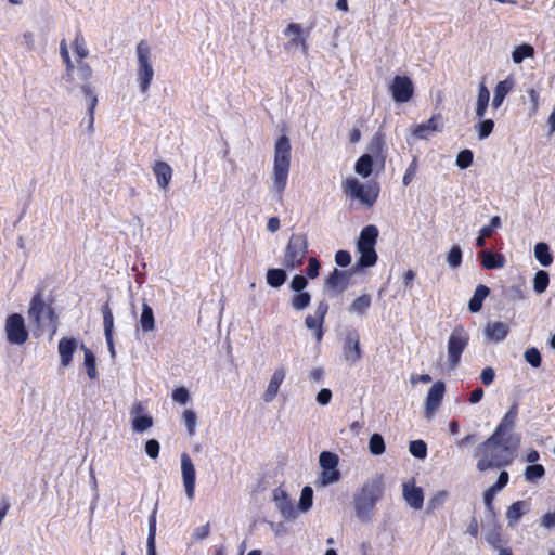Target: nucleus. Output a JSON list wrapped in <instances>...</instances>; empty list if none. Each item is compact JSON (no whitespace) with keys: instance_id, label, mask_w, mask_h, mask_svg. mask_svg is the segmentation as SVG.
<instances>
[{"instance_id":"f257e3e1","label":"nucleus","mask_w":555,"mask_h":555,"mask_svg":"<svg viewBox=\"0 0 555 555\" xmlns=\"http://www.w3.org/2000/svg\"><path fill=\"white\" fill-rule=\"evenodd\" d=\"M479 457L477 469L500 468L509 465L515 456V447L509 446V438L492 434L476 450Z\"/></svg>"},{"instance_id":"f03ea898","label":"nucleus","mask_w":555,"mask_h":555,"mask_svg":"<svg viewBox=\"0 0 555 555\" xmlns=\"http://www.w3.org/2000/svg\"><path fill=\"white\" fill-rule=\"evenodd\" d=\"M384 493V486L380 476L369 479L361 489L353 495V507L356 517L362 522H369L374 514L376 503Z\"/></svg>"},{"instance_id":"7ed1b4c3","label":"nucleus","mask_w":555,"mask_h":555,"mask_svg":"<svg viewBox=\"0 0 555 555\" xmlns=\"http://www.w3.org/2000/svg\"><path fill=\"white\" fill-rule=\"evenodd\" d=\"M291 143L286 135H281L274 146L273 184L271 191L275 193L278 201H282V194L287 184L291 168Z\"/></svg>"},{"instance_id":"20e7f679","label":"nucleus","mask_w":555,"mask_h":555,"mask_svg":"<svg viewBox=\"0 0 555 555\" xmlns=\"http://www.w3.org/2000/svg\"><path fill=\"white\" fill-rule=\"evenodd\" d=\"M28 318L38 330H50L51 334L56 331V314L50 305L42 300L41 292H38L31 299L28 309Z\"/></svg>"},{"instance_id":"39448f33","label":"nucleus","mask_w":555,"mask_h":555,"mask_svg":"<svg viewBox=\"0 0 555 555\" xmlns=\"http://www.w3.org/2000/svg\"><path fill=\"white\" fill-rule=\"evenodd\" d=\"M138 57L137 80L140 91L147 92L154 76L151 62V49L145 40H141L135 48Z\"/></svg>"},{"instance_id":"423d86ee","label":"nucleus","mask_w":555,"mask_h":555,"mask_svg":"<svg viewBox=\"0 0 555 555\" xmlns=\"http://www.w3.org/2000/svg\"><path fill=\"white\" fill-rule=\"evenodd\" d=\"M344 192L346 195L359 199L363 205L371 207L378 197L379 186L377 183L367 182L363 184L356 178H348L344 182Z\"/></svg>"},{"instance_id":"0eeeda50","label":"nucleus","mask_w":555,"mask_h":555,"mask_svg":"<svg viewBox=\"0 0 555 555\" xmlns=\"http://www.w3.org/2000/svg\"><path fill=\"white\" fill-rule=\"evenodd\" d=\"M308 254V241L304 234L291 235L286 245L283 264L287 269H296L304 263V260Z\"/></svg>"},{"instance_id":"6e6552de","label":"nucleus","mask_w":555,"mask_h":555,"mask_svg":"<svg viewBox=\"0 0 555 555\" xmlns=\"http://www.w3.org/2000/svg\"><path fill=\"white\" fill-rule=\"evenodd\" d=\"M469 343V334L462 326H456L450 334L448 339V365L454 370L460 361L461 356Z\"/></svg>"},{"instance_id":"1a4fd4ad","label":"nucleus","mask_w":555,"mask_h":555,"mask_svg":"<svg viewBox=\"0 0 555 555\" xmlns=\"http://www.w3.org/2000/svg\"><path fill=\"white\" fill-rule=\"evenodd\" d=\"M5 336L12 345H23L28 339V331L24 317L20 313H12L5 320Z\"/></svg>"},{"instance_id":"9d476101","label":"nucleus","mask_w":555,"mask_h":555,"mask_svg":"<svg viewBox=\"0 0 555 555\" xmlns=\"http://www.w3.org/2000/svg\"><path fill=\"white\" fill-rule=\"evenodd\" d=\"M360 336L356 330H347L344 345L343 358L348 364H354L361 358Z\"/></svg>"},{"instance_id":"9b49d317","label":"nucleus","mask_w":555,"mask_h":555,"mask_svg":"<svg viewBox=\"0 0 555 555\" xmlns=\"http://www.w3.org/2000/svg\"><path fill=\"white\" fill-rule=\"evenodd\" d=\"M391 95L397 103L410 101L414 93L412 80L406 76H395L389 88Z\"/></svg>"},{"instance_id":"f8f14e48","label":"nucleus","mask_w":555,"mask_h":555,"mask_svg":"<svg viewBox=\"0 0 555 555\" xmlns=\"http://www.w3.org/2000/svg\"><path fill=\"white\" fill-rule=\"evenodd\" d=\"M181 475L185 494L189 500H193L195 495L196 472L191 457L186 453L181 455Z\"/></svg>"},{"instance_id":"ddd939ff","label":"nucleus","mask_w":555,"mask_h":555,"mask_svg":"<svg viewBox=\"0 0 555 555\" xmlns=\"http://www.w3.org/2000/svg\"><path fill=\"white\" fill-rule=\"evenodd\" d=\"M273 501L284 519L289 520L296 517L293 501L282 487H278L273 490Z\"/></svg>"},{"instance_id":"4468645a","label":"nucleus","mask_w":555,"mask_h":555,"mask_svg":"<svg viewBox=\"0 0 555 555\" xmlns=\"http://www.w3.org/2000/svg\"><path fill=\"white\" fill-rule=\"evenodd\" d=\"M444 395V384L436 382L428 390L425 400V415L430 417L433 413L439 408Z\"/></svg>"},{"instance_id":"2eb2a0df","label":"nucleus","mask_w":555,"mask_h":555,"mask_svg":"<svg viewBox=\"0 0 555 555\" xmlns=\"http://www.w3.org/2000/svg\"><path fill=\"white\" fill-rule=\"evenodd\" d=\"M443 128L442 117L440 114L434 115L426 122L415 126L413 135L417 139H428L434 132H441Z\"/></svg>"},{"instance_id":"dca6fc26","label":"nucleus","mask_w":555,"mask_h":555,"mask_svg":"<svg viewBox=\"0 0 555 555\" xmlns=\"http://www.w3.org/2000/svg\"><path fill=\"white\" fill-rule=\"evenodd\" d=\"M286 375V371L283 366L275 369L266 391L262 395V399L266 403H270L276 397L280 386L283 383Z\"/></svg>"},{"instance_id":"f3484780","label":"nucleus","mask_w":555,"mask_h":555,"mask_svg":"<svg viewBox=\"0 0 555 555\" xmlns=\"http://www.w3.org/2000/svg\"><path fill=\"white\" fill-rule=\"evenodd\" d=\"M351 273L334 269L325 280V286L336 293H341L348 287Z\"/></svg>"},{"instance_id":"a211bd4d","label":"nucleus","mask_w":555,"mask_h":555,"mask_svg":"<svg viewBox=\"0 0 555 555\" xmlns=\"http://www.w3.org/2000/svg\"><path fill=\"white\" fill-rule=\"evenodd\" d=\"M518 416V403L514 402L507 412L502 417L501 422L494 429L492 434H495L501 437H505V435L514 428Z\"/></svg>"},{"instance_id":"6ab92c4d","label":"nucleus","mask_w":555,"mask_h":555,"mask_svg":"<svg viewBox=\"0 0 555 555\" xmlns=\"http://www.w3.org/2000/svg\"><path fill=\"white\" fill-rule=\"evenodd\" d=\"M403 498L410 507L414 509H421L423 507L424 492L422 488L403 483Z\"/></svg>"},{"instance_id":"aec40b11","label":"nucleus","mask_w":555,"mask_h":555,"mask_svg":"<svg viewBox=\"0 0 555 555\" xmlns=\"http://www.w3.org/2000/svg\"><path fill=\"white\" fill-rule=\"evenodd\" d=\"M508 479H509L508 473L505 470H502L498 477L496 482L485 491L483 502H485L487 509L490 513H493L492 501H493L494 495L499 491H501L503 488H505V486L508 482Z\"/></svg>"},{"instance_id":"412c9836","label":"nucleus","mask_w":555,"mask_h":555,"mask_svg":"<svg viewBox=\"0 0 555 555\" xmlns=\"http://www.w3.org/2000/svg\"><path fill=\"white\" fill-rule=\"evenodd\" d=\"M78 343L75 338L63 337L59 341V353L63 366H68L73 360V354L77 349Z\"/></svg>"},{"instance_id":"4be33fe9","label":"nucleus","mask_w":555,"mask_h":555,"mask_svg":"<svg viewBox=\"0 0 555 555\" xmlns=\"http://www.w3.org/2000/svg\"><path fill=\"white\" fill-rule=\"evenodd\" d=\"M509 328L506 323L503 322H489L485 327V335L487 339L500 343L506 338L508 335Z\"/></svg>"},{"instance_id":"5701e85b","label":"nucleus","mask_w":555,"mask_h":555,"mask_svg":"<svg viewBox=\"0 0 555 555\" xmlns=\"http://www.w3.org/2000/svg\"><path fill=\"white\" fill-rule=\"evenodd\" d=\"M153 173L159 189L166 190L172 178V168L167 163L158 160L153 166Z\"/></svg>"},{"instance_id":"b1692460","label":"nucleus","mask_w":555,"mask_h":555,"mask_svg":"<svg viewBox=\"0 0 555 555\" xmlns=\"http://www.w3.org/2000/svg\"><path fill=\"white\" fill-rule=\"evenodd\" d=\"M481 264L486 270L502 269L505 263V257L502 254L492 253L483 249L478 254Z\"/></svg>"},{"instance_id":"393cba45","label":"nucleus","mask_w":555,"mask_h":555,"mask_svg":"<svg viewBox=\"0 0 555 555\" xmlns=\"http://www.w3.org/2000/svg\"><path fill=\"white\" fill-rule=\"evenodd\" d=\"M369 155H372V158L375 163L384 166L386 155H385V140L383 134L376 133L370 141L369 146Z\"/></svg>"},{"instance_id":"a878e982","label":"nucleus","mask_w":555,"mask_h":555,"mask_svg":"<svg viewBox=\"0 0 555 555\" xmlns=\"http://www.w3.org/2000/svg\"><path fill=\"white\" fill-rule=\"evenodd\" d=\"M377 237L378 229L373 224L366 225L360 233L357 248L375 247Z\"/></svg>"},{"instance_id":"bb28decb","label":"nucleus","mask_w":555,"mask_h":555,"mask_svg":"<svg viewBox=\"0 0 555 555\" xmlns=\"http://www.w3.org/2000/svg\"><path fill=\"white\" fill-rule=\"evenodd\" d=\"M489 294H490V288L483 284H479L476 287L474 295L468 302V310L472 313L479 312L482 308L483 300L489 296Z\"/></svg>"},{"instance_id":"cd10ccee","label":"nucleus","mask_w":555,"mask_h":555,"mask_svg":"<svg viewBox=\"0 0 555 555\" xmlns=\"http://www.w3.org/2000/svg\"><path fill=\"white\" fill-rule=\"evenodd\" d=\"M529 512V504L526 501H517L508 506L506 511V518L508 525L512 526L519 521V519Z\"/></svg>"},{"instance_id":"c85d7f7f","label":"nucleus","mask_w":555,"mask_h":555,"mask_svg":"<svg viewBox=\"0 0 555 555\" xmlns=\"http://www.w3.org/2000/svg\"><path fill=\"white\" fill-rule=\"evenodd\" d=\"M140 330L142 333L153 332L155 330V317L153 309L146 304L142 305V312L139 319Z\"/></svg>"},{"instance_id":"c756f323","label":"nucleus","mask_w":555,"mask_h":555,"mask_svg":"<svg viewBox=\"0 0 555 555\" xmlns=\"http://www.w3.org/2000/svg\"><path fill=\"white\" fill-rule=\"evenodd\" d=\"M513 86H514L513 80H511L508 78L500 81L496 85V87L494 89V96L492 100V107L494 109H498L502 105L505 96L513 89Z\"/></svg>"},{"instance_id":"7c9ffc66","label":"nucleus","mask_w":555,"mask_h":555,"mask_svg":"<svg viewBox=\"0 0 555 555\" xmlns=\"http://www.w3.org/2000/svg\"><path fill=\"white\" fill-rule=\"evenodd\" d=\"M357 249L360 254V258L357 261V267L370 268L376 263L377 254L375 251V247H363Z\"/></svg>"},{"instance_id":"2f4dec72","label":"nucleus","mask_w":555,"mask_h":555,"mask_svg":"<svg viewBox=\"0 0 555 555\" xmlns=\"http://www.w3.org/2000/svg\"><path fill=\"white\" fill-rule=\"evenodd\" d=\"M490 101V91L485 83L479 85L476 115L478 118H483Z\"/></svg>"},{"instance_id":"473e14b6","label":"nucleus","mask_w":555,"mask_h":555,"mask_svg":"<svg viewBox=\"0 0 555 555\" xmlns=\"http://www.w3.org/2000/svg\"><path fill=\"white\" fill-rule=\"evenodd\" d=\"M534 257L543 267H548L553 262V256L550 247L544 242H539L534 246Z\"/></svg>"},{"instance_id":"72a5a7b5","label":"nucleus","mask_w":555,"mask_h":555,"mask_svg":"<svg viewBox=\"0 0 555 555\" xmlns=\"http://www.w3.org/2000/svg\"><path fill=\"white\" fill-rule=\"evenodd\" d=\"M80 348L85 353L83 365L86 367L87 375L90 379H95L98 377L95 356L83 344L80 346Z\"/></svg>"},{"instance_id":"f704fd0d","label":"nucleus","mask_w":555,"mask_h":555,"mask_svg":"<svg viewBox=\"0 0 555 555\" xmlns=\"http://www.w3.org/2000/svg\"><path fill=\"white\" fill-rule=\"evenodd\" d=\"M373 162L372 155L363 154L359 157L354 165V171L363 178H367L373 170Z\"/></svg>"},{"instance_id":"c9c22d12","label":"nucleus","mask_w":555,"mask_h":555,"mask_svg":"<svg viewBox=\"0 0 555 555\" xmlns=\"http://www.w3.org/2000/svg\"><path fill=\"white\" fill-rule=\"evenodd\" d=\"M286 279L287 274L284 269L274 268L267 271L266 280L271 287L278 288L282 286Z\"/></svg>"},{"instance_id":"e433bc0d","label":"nucleus","mask_w":555,"mask_h":555,"mask_svg":"<svg viewBox=\"0 0 555 555\" xmlns=\"http://www.w3.org/2000/svg\"><path fill=\"white\" fill-rule=\"evenodd\" d=\"M311 302V295L308 292H300L294 295L291 299V306L296 311H302L309 307Z\"/></svg>"},{"instance_id":"4c0bfd02","label":"nucleus","mask_w":555,"mask_h":555,"mask_svg":"<svg viewBox=\"0 0 555 555\" xmlns=\"http://www.w3.org/2000/svg\"><path fill=\"white\" fill-rule=\"evenodd\" d=\"M370 306H371V296L367 294H364L362 296H359L358 298H356L352 301V304L349 308V311L354 312L359 315H362L370 308Z\"/></svg>"},{"instance_id":"58836bf2","label":"nucleus","mask_w":555,"mask_h":555,"mask_svg":"<svg viewBox=\"0 0 555 555\" xmlns=\"http://www.w3.org/2000/svg\"><path fill=\"white\" fill-rule=\"evenodd\" d=\"M545 475V469L541 464L528 465L525 468L524 477L528 482H535Z\"/></svg>"},{"instance_id":"ea45409f","label":"nucleus","mask_w":555,"mask_h":555,"mask_svg":"<svg viewBox=\"0 0 555 555\" xmlns=\"http://www.w3.org/2000/svg\"><path fill=\"white\" fill-rule=\"evenodd\" d=\"M550 283V275L544 270H539L533 278V289L537 294H542L546 291Z\"/></svg>"},{"instance_id":"a19ab883","label":"nucleus","mask_w":555,"mask_h":555,"mask_svg":"<svg viewBox=\"0 0 555 555\" xmlns=\"http://www.w3.org/2000/svg\"><path fill=\"white\" fill-rule=\"evenodd\" d=\"M534 53L533 48L530 44L524 43L516 47L513 50L512 59L516 64H520L526 57L532 56Z\"/></svg>"},{"instance_id":"79ce46f5","label":"nucleus","mask_w":555,"mask_h":555,"mask_svg":"<svg viewBox=\"0 0 555 555\" xmlns=\"http://www.w3.org/2000/svg\"><path fill=\"white\" fill-rule=\"evenodd\" d=\"M338 462V455L330 451H323L319 456V463L322 469L337 468Z\"/></svg>"},{"instance_id":"37998d69","label":"nucleus","mask_w":555,"mask_h":555,"mask_svg":"<svg viewBox=\"0 0 555 555\" xmlns=\"http://www.w3.org/2000/svg\"><path fill=\"white\" fill-rule=\"evenodd\" d=\"M340 479V473L337 468L322 469L319 476V482L321 486L326 487L338 482Z\"/></svg>"},{"instance_id":"c03bdc74","label":"nucleus","mask_w":555,"mask_h":555,"mask_svg":"<svg viewBox=\"0 0 555 555\" xmlns=\"http://www.w3.org/2000/svg\"><path fill=\"white\" fill-rule=\"evenodd\" d=\"M131 421L134 433H143L153 426V418L150 415H135Z\"/></svg>"},{"instance_id":"a18cd8bd","label":"nucleus","mask_w":555,"mask_h":555,"mask_svg":"<svg viewBox=\"0 0 555 555\" xmlns=\"http://www.w3.org/2000/svg\"><path fill=\"white\" fill-rule=\"evenodd\" d=\"M385 441L382 435L375 433L369 441V450L373 455H380L385 452Z\"/></svg>"},{"instance_id":"49530a36","label":"nucleus","mask_w":555,"mask_h":555,"mask_svg":"<svg viewBox=\"0 0 555 555\" xmlns=\"http://www.w3.org/2000/svg\"><path fill=\"white\" fill-rule=\"evenodd\" d=\"M313 502V490L311 487L306 486L301 490L299 503H298V509L301 512H307L312 506Z\"/></svg>"},{"instance_id":"de8ad7c7","label":"nucleus","mask_w":555,"mask_h":555,"mask_svg":"<svg viewBox=\"0 0 555 555\" xmlns=\"http://www.w3.org/2000/svg\"><path fill=\"white\" fill-rule=\"evenodd\" d=\"M82 93L88 102V115L94 114L96 104H98V96L93 90V88L90 85H83L81 87Z\"/></svg>"},{"instance_id":"09e8293b","label":"nucleus","mask_w":555,"mask_h":555,"mask_svg":"<svg viewBox=\"0 0 555 555\" xmlns=\"http://www.w3.org/2000/svg\"><path fill=\"white\" fill-rule=\"evenodd\" d=\"M102 314L104 335L108 336L109 334H113L114 331V315L108 304L102 306Z\"/></svg>"},{"instance_id":"8fccbe9b","label":"nucleus","mask_w":555,"mask_h":555,"mask_svg":"<svg viewBox=\"0 0 555 555\" xmlns=\"http://www.w3.org/2000/svg\"><path fill=\"white\" fill-rule=\"evenodd\" d=\"M410 453L420 460L427 456V444L423 440H413L409 446Z\"/></svg>"},{"instance_id":"3c124183","label":"nucleus","mask_w":555,"mask_h":555,"mask_svg":"<svg viewBox=\"0 0 555 555\" xmlns=\"http://www.w3.org/2000/svg\"><path fill=\"white\" fill-rule=\"evenodd\" d=\"M494 122L492 119H483L479 124L475 125V130L478 133L479 140L487 139L493 131Z\"/></svg>"},{"instance_id":"603ef678","label":"nucleus","mask_w":555,"mask_h":555,"mask_svg":"<svg viewBox=\"0 0 555 555\" xmlns=\"http://www.w3.org/2000/svg\"><path fill=\"white\" fill-rule=\"evenodd\" d=\"M448 264L456 269L462 263V249L459 245H454L447 255Z\"/></svg>"},{"instance_id":"864d4df0","label":"nucleus","mask_w":555,"mask_h":555,"mask_svg":"<svg viewBox=\"0 0 555 555\" xmlns=\"http://www.w3.org/2000/svg\"><path fill=\"white\" fill-rule=\"evenodd\" d=\"M525 360L533 367H540L542 358L541 353L535 347L528 348L524 353Z\"/></svg>"},{"instance_id":"5fc2aeb1","label":"nucleus","mask_w":555,"mask_h":555,"mask_svg":"<svg viewBox=\"0 0 555 555\" xmlns=\"http://www.w3.org/2000/svg\"><path fill=\"white\" fill-rule=\"evenodd\" d=\"M473 159H474L473 152L468 149H465V150H462L457 154L455 163H456V166L460 167L461 169H466L472 165Z\"/></svg>"},{"instance_id":"6e6d98bb","label":"nucleus","mask_w":555,"mask_h":555,"mask_svg":"<svg viewBox=\"0 0 555 555\" xmlns=\"http://www.w3.org/2000/svg\"><path fill=\"white\" fill-rule=\"evenodd\" d=\"M182 417H183L189 436H193L195 434L196 418H197L195 412L192 410H185L183 412Z\"/></svg>"},{"instance_id":"4d7b16f0","label":"nucleus","mask_w":555,"mask_h":555,"mask_svg":"<svg viewBox=\"0 0 555 555\" xmlns=\"http://www.w3.org/2000/svg\"><path fill=\"white\" fill-rule=\"evenodd\" d=\"M417 169H418L417 158L414 157L413 160L411 162V164L405 169V172L402 178V182L405 186L411 184V182L413 181V179L417 172Z\"/></svg>"},{"instance_id":"13d9d810","label":"nucleus","mask_w":555,"mask_h":555,"mask_svg":"<svg viewBox=\"0 0 555 555\" xmlns=\"http://www.w3.org/2000/svg\"><path fill=\"white\" fill-rule=\"evenodd\" d=\"M285 34L286 35L293 34L294 36L298 35V39L300 40L301 50L304 53L307 52L308 47H307L306 38L301 36V27L299 24L291 23L286 27Z\"/></svg>"},{"instance_id":"bf43d9fd","label":"nucleus","mask_w":555,"mask_h":555,"mask_svg":"<svg viewBox=\"0 0 555 555\" xmlns=\"http://www.w3.org/2000/svg\"><path fill=\"white\" fill-rule=\"evenodd\" d=\"M307 285L308 280L301 274L294 275L289 283V287L296 293L305 292L304 289L307 287Z\"/></svg>"},{"instance_id":"052dcab7","label":"nucleus","mask_w":555,"mask_h":555,"mask_svg":"<svg viewBox=\"0 0 555 555\" xmlns=\"http://www.w3.org/2000/svg\"><path fill=\"white\" fill-rule=\"evenodd\" d=\"M160 450V444L156 439H149L145 442V453L151 459H157Z\"/></svg>"},{"instance_id":"680f3d73","label":"nucleus","mask_w":555,"mask_h":555,"mask_svg":"<svg viewBox=\"0 0 555 555\" xmlns=\"http://www.w3.org/2000/svg\"><path fill=\"white\" fill-rule=\"evenodd\" d=\"M447 493L444 491L437 492L433 498L428 500L427 507L429 511H434L438 506L442 505L446 501Z\"/></svg>"},{"instance_id":"e2e57ef3","label":"nucleus","mask_w":555,"mask_h":555,"mask_svg":"<svg viewBox=\"0 0 555 555\" xmlns=\"http://www.w3.org/2000/svg\"><path fill=\"white\" fill-rule=\"evenodd\" d=\"M172 399L180 404H185L190 399V392L184 387L177 388L172 392Z\"/></svg>"},{"instance_id":"0e129e2a","label":"nucleus","mask_w":555,"mask_h":555,"mask_svg":"<svg viewBox=\"0 0 555 555\" xmlns=\"http://www.w3.org/2000/svg\"><path fill=\"white\" fill-rule=\"evenodd\" d=\"M320 262L317 258L312 257L308 260V267L306 269V275L309 279H315L319 275Z\"/></svg>"},{"instance_id":"69168bd1","label":"nucleus","mask_w":555,"mask_h":555,"mask_svg":"<svg viewBox=\"0 0 555 555\" xmlns=\"http://www.w3.org/2000/svg\"><path fill=\"white\" fill-rule=\"evenodd\" d=\"M75 50L80 59H85L88 56V50L85 44V39L79 34L75 38Z\"/></svg>"},{"instance_id":"338daca9","label":"nucleus","mask_w":555,"mask_h":555,"mask_svg":"<svg viewBox=\"0 0 555 555\" xmlns=\"http://www.w3.org/2000/svg\"><path fill=\"white\" fill-rule=\"evenodd\" d=\"M323 323L324 321L313 314H308L305 319L306 327L311 331L323 327Z\"/></svg>"},{"instance_id":"774afa93","label":"nucleus","mask_w":555,"mask_h":555,"mask_svg":"<svg viewBox=\"0 0 555 555\" xmlns=\"http://www.w3.org/2000/svg\"><path fill=\"white\" fill-rule=\"evenodd\" d=\"M335 262L339 267H347L351 262V256L347 250H338L335 255Z\"/></svg>"}]
</instances>
